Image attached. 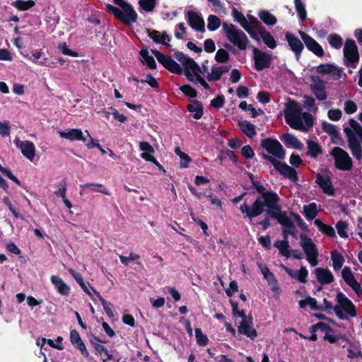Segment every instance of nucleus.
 Segmentation results:
<instances>
[{
    "instance_id": "50",
    "label": "nucleus",
    "mask_w": 362,
    "mask_h": 362,
    "mask_svg": "<svg viewBox=\"0 0 362 362\" xmlns=\"http://www.w3.org/2000/svg\"><path fill=\"white\" fill-rule=\"evenodd\" d=\"M139 148L143 153L141 154V158L145 160L144 155L153 156L155 150L153 147L148 141H141L139 143Z\"/></svg>"
},
{
    "instance_id": "27",
    "label": "nucleus",
    "mask_w": 362,
    "mask_h": 362,
    "mask_svg": "<svg viewBox=\"0 0 362 362\" xmlns=\"http://www.w3.org/2000/svg\"><path fill=\"white\" fill-rule=\"evenodd\" d=\"M318 282L322 284H329L334 280L332 273L328 269L318 267L314 271Z\"/></svg>"
},
{
    "instance_id": "16",
    "label": "nucleus",
    "mask_w": 362,
    "mask_h": 362,
    "mask_svg": "<svg viewBox=\"0 0 362 362\" xmlns=\"http://www.w3.org/2000/svg\"><path fill=\"white\" fill-rule=\"evenodd\" d=\"M312 83L310 84V90L319 100H325L327 94L325 90V83L317 76H313L310 78Z\"/></svg>"
},
{
    "instance_id": "55",
    "label": "nucleus",
    "mask_w": 362,
    "mask_h": 362,
    "mask_svg": "<svg viewBox=\"0 0 362 362\" xmlns=\"http://www.w3.org/2000/svg\"><path fill=\"white\" fill-rule=\"evenodd\" d=\"M202 72L201 67L199 66V70L197 71L195 69L192 72L194 76V80L191 81L193 83H199L204 89L209 90L210 88L209 85L206 83V81L200 75Z\"/></svg>"
},
{
    "instance_id": "3",
    "label": "nucleus",
    "mask_w": 362,
    "mask_h": 362,
    "mask_svg": "<svg viewBox=\"0 0 362 362\" xmlns=\"http://www.w3.org/2000/svg\"><path fill=\"white\" fill-rule=\"evenodd\" d=\"M337 304L333 307L332 303L327 298H324V311H327L328 313L331 314L332 312L329 310H333L336 315L340 320H346L347 316L342 312L341 309H343L346 314L351 317H354L356 316L357 313L356 306L342 292H339L337 294Z\"/></svg>"
},
{
    "instance_id": "54",
    "label": "nucleus",
    "mask_w": 362,
    "mask_h": 362,
    "mask_svg": "<svg viewBox=\"0 0 362 362\" xmlns=\"http://www.w3.org/2000/svg\"><path fill=\"white\" fill-rule=\"evenodd\" d=\"M175 153L180 158V166L182 168L188 167L189 163L192 161V158L185 153L182 152L180 148L177 147Z\"/></svg>"
},
{
    "instance_id": "39",
    "label": "nucleus",
    "mask_w": 362,
    "mask_h": 362,
    "mask_svg": "<svg viewBox=\"0 0 362 362\" xmlns=\"http://www.w3.org/2000/svg\"><path fill=\"white\" fill-rule=\"evenodd\" d=\"M308 152L307 155L310 156L312 158H316L318 155L322 153V148L321 146L313 140H308Z\"/></svg>"
},
{
    "instance_id": "45",
    "label": "nucleus",
    "mask_w": 362,
    "mask_h": 362,
    "mask_svg": "<svg viewBox=\"0 0 362 362\" xmlns=\"http://www.w3.org/2000/svg\"><path fill=\"white\" fill-rule=\"evenodd\" d=\"M281 226H284V230H287L290 235L296 236V227L293 221L286 215L280 221H279Z\"/></svg>"
},
{
    "instance_id": "26",
    "label": "nucleus",
    "mask_w": 362,
    "mask_h": 362,
    "mask_svg": "<svg viewBox=\"0 0 362 362\" xmlns=\"http://www.w3.org/2000/svg\"><path fill=\"white\" fill-rule=\"evenodd\" d=\"M17 146L21 149L22 154L30 161H33L35 156V147L30 141H20L16 140Z\"/></svg>"
},
{
    "instance_id": "64",
    "label": "nucleus",
    "mask_w": 362,
    "mask_h": 362,
    "mask_svg": "<svg viewBox=\"0 0 362 362\" xmlns=\"http://www.w3.org/2000/svg\"><path fill=\"white\" fill-rule=\"evenodd\" d=\"M225 103V97L223 95H218L215 98L211 100V105L216 109H220L223 107Z\"/></svg>"
},
{
    "instance_id": "5",
    "label": "nucleus",
    "mask_w": 362,
    "mask_h": 362,
    "mask_svg": "<svg viewBox=\"0 0 362 362\" xmlns=\"http://www.w3.org/2000/svg\"><path fill=\"white\" fill-rule=\"evenodd\" d=\"M302 108L299 103L290 100L285 110V120L292 128L296 130L306 131L301 118Z\"/></svg>"
},
{
    "instance_id": "40",
    "label": "nucleus",
    "mask_w": 362,
    "mask_h": 362,
    "mask_svg": "<svg viewBox=\"0 0 362 362\" xmlns=\"http://www.w3.org/2000/svg\"><path fill=\"white\" fill-rule=\"evenodd\" d=\"M81 188H90L91 192H100L105 195H110L111 193L103 184L89 182L81 185Z\"/></svg>"
},
{
    "instance_id": "18",
    "label": "nucleus",
    "mask_w": 362,
    "mask_h": 362,
    "mask_svg": "<svg viewBox=\"0 0 362 362\" xmlns=\"http://www.w3.org/2000/svg\"><path fill=\"white\" fill-rule=\"evenodd\" d=\"M315 69L317 74L329 75L334 81L340 79L342 76V69L332 64H321Z\"/></svg>"
},
{
    "instance_id": "56",
    "label": "nucleus",
    "mask_w": 362,
    "mask_h": 362,
    "mask_svg": "<svg viewBox=\"0 0 362 362\" xmlns=\"http://www.w3.org/2000/svg\"><path fill=\"white\" fill-rule=\"evenodd\" d=\"M229 53L223 48L218 49L215 55V60L218 63H226L229 60Z\"/></svg>"
},
{
    "instance_id": "32",
    "label": "nucleus",
    "mask_w": 362,
    "mask_h": 362,
    "mask_svg": "<svg viewBox=\"0 0 362 362\" xmlns=\"http://www.w3.org/2000/svg\"><path fill=\"white\" fill-rule=\"evenodd\" d=\"M59 189L54 192V194L57 197H60L62 199V201L64 205L68 208L71 209L72 207L71 202L66 198V190H67V183L65 179L62 180L58 183Z\"/></svg>"
},
{
    "instance_id": "52",
    "label": "nucleus",
    "mask_w": 362,
    "mask_h": 362,
    "mask_svg": "<svg viewBox=\"0 0 362 362\" xmlns=\"http://www.w3.org/2000/svg\"><path fill=\"white\" fill-rule=\"evenodd\" d=\"M221 19L215 15H210L208 17L207 28L210 31L216 30L221 25Z\"/></svg>"
},
{
    "instance_id": "36",
    "label": "nucleus",
    "mask_w": 362,
    "mask_h": 362,
    "mask_svg": "<svg viewBox=\"0 0 362 362\" xmlns=\"http://www.w3.org/2000/svg\"><path fill=\"white\" fill-rule=\"evenodd\" d=\"M314 223L322 233L330 238L336 237L335 230L332 226L324 223L320 219L318 218L314 221Z\"/></svg>"
},
{
    "instance_id": "38",
    "label": "nucleus",
    "mask_w": 362,
    "mask_h": 362,
    "mask_svg": "<svg viewBox=\"0 0 362 362\" xmlns=\"http://www.w3.org/2000/svg\"><path fill=\"white\" fill-rule=\"evenodd\" d=\"M91 290L93 291L94 294L98 297L100 303L103 306V309L107 316L110 318L114 317L113 313V305L110 303L107 302L100 294L98 291L94 289V288L90 287Z\"/></svg>"
},
{
    "instance_id": "30",
    "label": "nucleus",
    "mask_w": 362,
    "mask_h": 362,
    "mask_svg": "<svg viewBox=\"0 0 362 362\" xmlns=\"http://www.w3.org/2000/svg\"><path fill=\"white\" fill-rule=\"evenodd\" d=\"M300 238V246L302 247L306 256H310L318 252L316 245L313 242L312 239L308 237L305 234H301Z\"/></svg>"
},
{
    "instance_id": "10",
    "label": "nucleus",
    "mask_w": 362,
    "mask_h": 362,
    "mask_svg": "<svg viewBox=\"0 0 362 362\" xmlns=\"http://www.w3.org/2000/svg\"><path fill=\"white\" fill-rule=\"evenodd\" d=\"M260 145L268 153L279 160L286 157V151L281 144L275 138H265L260 141Z\"/></svg>"
},
{
    "instance_id": "20",
    "label": "nucleus",
    "mask_w": 362,
    "mask_h": 362,
    "mask_svg": "<svg viewBox=\"0 0 362 362\" xmlns=\"http://www.w3.org/2000/svg\"><path fill=\"white\" fill-rule=\"evenodd\" d=\"M90 341L91 345L93 346L96 354H100L102 356L103 362L113 359V355L110 354L105 346L99 344L106 343V341H103L98 336L93 334L92 338L90 339Z\"/></svg>"
},
{
    "instance_id": "8",
    "label": "nucleus",
    "mask_w": 362,
    "mask_h": 362,
    "mask_svg": "<svg viewBox=\"0 0 362 362\" xmlns=\"http://www.w3.org/2000/svg\"><path fill=\"white\" fill-rule=\"evenodd\" d=\"M344 65L348 67L356 68L359 62L360 55L358 47L353 39L348 38L344 47Z\"/></svg>"
},
{
    "instance_id": "22",
    "label": "nucleus",
    "mask_w": 362,
    "mask_h": 362,
    "mask_svg": "<svg viewBox=\"0 0 362 362\" xmlns=\"http://www.w3.org/2000/svg\"><path fill=\"white\" fill-rule=\"evenodd\" d=\"M315 182L325 194L330 196L334 195V188L329 176H322L320 173H317Z\"/></svg>"
},
{
    "instance_id": "46",
    "label": "nucleus",
    "mask_w": 362,
    "mask_h": 362,
    "mask_svg": "<svg viewBox=\"0 0 362 362\" xmlns=\"http://www.w3.org/2000/svg\"><path fill=\"white\" fill-rule=\"evenodd\" d=\"M11 5L19 11H25L33 8L35 5V2L33 0H16L14 1Z\"/></svg>"
},
{
    "instance_id": "2",
    "label": "nucleus",
    "mask_w": 362,
    "mask_h": 362,
    "mask_svg": "<svg viewBox=\"0 0 362 362\" xmlns=\"http://www.w3.org/2000/svg\"><path fill=\"white\" fill-rule=\"evenodd\" d=\"M112 1L119 6L122 10L111 4H106L105 8L107 12L112 14L126 25H130L136 22L138 15L132 4L124 0H112Z\"/></svg>"
},
{
    "instance_id": "33",
    "label": "nucleus",
    "mask_w": 362,
    "mask_h": 362,
    "mask_svg": "<svg viewBox=\"0 0 362 362\" xmlns=\"http://www.w3.org/2000/svg\"><path fill=\"white\" fill-rule=\"evenodd\" d=\"M281 139L288 147L291 146L297 150H302L303 148V144L301 141L291 134L286 133L283 134Z\"/></svg>"
},
{
    "instance_id": "6",
    "label": "nucleus",
    "mask_w": 362,
    "mask_h": 362,
    "mask_svg": "<svg viewBox=\"0 0 362 362\" xmlns=\"http://www.w3.org/2000/svg\"><path fill=\"white\" fill-rule=\"evenodd\" d=\"M223 28L226 32L228 40L240 49H245L248 39L244 32L238 30L233 24L223 23Z\"/></svg>"
},
{
    "instance_id": "42",
    "label": "nucleus",
    "mask_w": 362,
    "mask_h": 362,
    "mask_svg": "<svg viewBox=\"0 0 362 362\" xmlns=\"http://www.w3.org/2000/svg\"><path fill=\"white\" fill-rule=\"evenodd\" d=\"M274 247H276L279 253L286 257H289L291 256V251L289 250V243L288 240H276L274 244Z\"/></svg>"
},
{
    "instance_id": "24",
    "label": "nucleus",
    "mask_w": 362,
    "mask_h": 362,
    "mask_svg": "<svg viewBox=\"0 0 362 362\" xmlns=\"http://www.w3.org/2000/svg\"><path fill=\"white\" fill-rule=\"evenodd\" d=\"M253 319L250 317L248 320H242L238 326V332L244 334L251 339H254L257 336V332L252 327Z\"/></svg>"
},
{
    "instance_id": "44",
    "label": "nucleus",
    "mask_w": 362,
    "mask_h": 362,
    "mask_svg": "<svg viewBox=\"0 0 362 362\" xmlns=\"http://www.w3.org/2000/svg\"><path fill=\"white\" fill-rule=\"evenodd\" d=\"M331 259L334 271H339L343 266L344 258L341 254L334 250L331 252Z\"/></svg>"
},
{
    "instance_id": "51",
    "label": "nucleus",
    "mask_w": 362,
    "mask_h": 362,
    "mask_svg": "<svg viewBox=\"0 0 362 362\" xmlns=\"http://www.w3.org/2000/svg\"><path fill=\"white\" fill-rule=\"evenodd\" d=\"M261 37L264 43L270 49H274L276 47V42L272 35V34L269 32H262L260 33Z\"/></svg>"
},
{
    "instance_id": "1",
    "label": "nucleus",
    "mask_w": 362,
    "mask_h": 362,
    "mask_svg": "<svg viewBox=\"0 0 362 362\" xmlns=\"http://www.w3.org/2000/svg\"><path fill=\"white\" fill-rule=\"evenodd\" d=\"M280 201V197L276 192L269 190L262 196H257L251 206L245 201L240 204L239 209L243 218L250 221L265 211L267 216H272V218H274L279 222L287 215L286 211L281 210Z\"/></svg>"
},
{
    "instance_id": "19",
    "label": "nucleus",
    "mask_w": 362,
    "mask_h": 362,
    "mask_svg": "<svg viewBox=\"0 0 362 362\" xmlns=\"http://www.w3.org/2000/svg\"><path fill=\"white\" fill-rule=\"evenodd\" d=\"M341 276L346 284L349 285L358 296L362 294L361 285L356 281L349 267H344L341 271Z\"/></svg>"
},
{
    "instance_id": "60",
    "label": "nucleus",
    "mask_w": 362,
    "mask_h": 362,
    "mask_svg": "<svg viewBox=\"0 0 362 362\" xmlns=\"http://www.w3.org/2000/svg\"><path fill=\"white\" fill-rule=\"evenodd\" d=\"M195 337L197 339V343L199 346H204L209 342L207 336L202 333V331L200 328H195Z\"/></svg>"
},
{
    "instance_id": "14",
    "label": "nucleus",
    "mask_w": 362,
    "mask_h": 362,
    "mask_svg": "<svg viewBox=\"0 0 362 362\" xmlns=\"http://www.w3.org/2000/svg\"><path fill=\"white\" fill-rule=\"evenodd\" d=\"M252 51L255 69L257 71H260L270 67L272 64V57L270 54L259 50L257 47H254Z\"/></svg>"
},
{
    "instance_id": "37",
    "label": "nucleus",
    "mask_w": 362,
    "mask_h": 362,
    "mask_svg": "<svg viewBox=\"0 0 362 362\" xmlns=\"http://www.w3.org/2000/svg\"><path fill=\"white\" fill-rule=\"evenodd\" d=\"M322 129L331 136L332 143L337 144L334 139H340V134L335 125L325 122L322 123Z\"/></svg>"
},
{
    "instance_id": "62",
    "label": "nucleus",
    "mask_w": 362,
    "mask_h": 362,
    "mask_svg": "<svg viewBox=\"0 0 362 362\" xmlns=\"http://www.w3.org/2000/svg\"><path fill=\"white\" fill-rule=\"evenodd\" d=\"M348 228V224L344 221H339L336 224V228L337 230V233L342 238H348V233L346 232V230Z\"/></svg>"
},
{
    "instance_id": "21",
    "label": "nucleus",
    "mask_w": 362,
    "mask_h": 362,
    "mask_svg": "<svg viewBox=\"0 0 362 362\" xmlns=\"http://www.w3.org/2000/svg\"><path fill=\"white\" fill-rule=\"evenodd\" d=\"M259 269L264 278L267 281L268 285L271 287L272 291L277 294L281 293V288L279 286L278 280L274 274L270 272L266 265H259Z\"/></svg>"
},
{
    "instance_id": "58",
    "label": "nucleus",
    "mask_w": 362,
    "mask_h": 362,
    "mask_svg": "<svg viewBox=\"0 0 362 362\" xmlns=\"http://www.w3.org/2000/svg\"><path fill=\"white\" fill-rule=\"evenodd\" d=\"M180 90L185 96H187L189 98H194L197 96V91L190 85H183L180 87Z\"/></svg>"
},
{
    "instance_id": "13",
    "label": "nucleus",
    "mask_w": 362,
    "mask_h": 362,
    "mask_svg": "<svg viewBox=\"0 0 362 362\" xmlns=\"http://www.w3.org/2000/svg\"><path fill=\"white\" fill-rule=\"evenodd\" d=\"M151 52L156 57L158 62L170 72L178 75L182 74L181 66L170 56L163 54L157 49H151Z\"/></svg>"
},
{
    "instance_id": "34",
    "label": "nucleus",
    "mask_w": 362,
    "mask_h": 362,
    "mask_svg": "<svg viewBox=\"0 0 362 362\" xmlns=\"http://www.w3.org/2000/svg\"><path fill=\"white\" fill-rule=\"evenodd\" d=\"M187 109L190 112H194L193 117L196 119H199L203 116V105L199 100H193L192 103L187 105Z\"/></svg>"
},
{
    "instance_id": "28",
    "label": "nucleus",
    "mask_w": 362,
    "mask_h": 362,
    "mask_svg": "<svg viewBox=\"0 0 362 362\" xmlns=\"http://www.w3.org/2000/svg\"><path fill=\"white\" fill-rule=\"evenodd\" d=\"M281 267L291 278L298 280L300 283L305 284L307 282V276L308 272L305 267H301L299 270H293L288 267L281 264Z\"/></svg>"
},
{
    "instance_id": "43",
    "label": "nucleus",
    "mask_w": 362,
    "mask_h": 362,
    "mask_svg": "<svg viewBox=\"0 0 362 362\" xmlns=\"http://www.w3.org/2000/svg\"><path fill=\"white\" fill-rule=\"evenodd\" d=\"M258 16L260 20L267 25H274L276 23V18L268 11L262 10L259 12Z\"/></svg>"
},
{
    "instance_id": "7",
    "label": "nucleus",
    "mask_w": 362,
    "mask_h": 362,
    "mask_svg": "<svg viewBox=\"0 0 362 362\" xmlns=\"http://www.w3.org/2000/svg\"><path fill=\"white\" fill-rule=\"evenodd\" d=\"M334 160V167L339 170L349 171L352 169L353 161L349 153L343 148L336 146L330 152Z\"/></svg>"
},
{
    "instance_id": "17",
    "label": "nucleus",
    "mask_w": 362,
    "mask_h": 362,
    "mask_svg": "<svg viewBox=\"0 0 362 362\" xmlns=\"http://www.w3.org/2000/svg\"><path fill=\"white\" fill-rule=\"evenodd\" d=\"M285 39L288 42V45L294 53L297 60H298L304 49V44L301 40L296 37L294 34L286 31L285 33Z\"/></svg>"
},
{
    "instance_id": "49",
    "label": "nucleus",
    "mask_w": 362,
    "mask_h": 362,
    "mask_svg": "<svg viewBox=\"0 0 362 362\" xmlns=\"http://www.w3.org/2000/svg\"><path fill=\"white\" fill-rule=\"evenodd\" d=\"M230 303L232 307V312H233V316H235V317L238 316L242 318V320H248V318H250V317H252L251 315H246L244 310H238V303L237 301L230 299Z\"/></svg>"
},
{
    "instance_id": "15",
    "label": "nucleus",
    "mask_w": 362,
    "mask_h": 362,
    "mask_svg": "<svg viewBox=\"0 0 362 362\" xmlns=\"http://www.w3.org/2000/svg\"><path fill=\"white\" fill-rule=\"evenodd\" d=\"M298 33L303 43L309 51L319 57L324 56L325 52L323 48L313 37L304 31L300 30Z\"/></svg>"
},
{
    "instance_id": "35",
    "label": "nucleus",
    "mask_w": 362,
    "mask_h": 362,
    "mask_svg": "<svg viewBox=\"0 0 362 362\" xmlns=\"http://www.w3.org/2000/svg\"><path fill=\"white\" fill-rule=\"evenodd\" d=\"M238 126L242 132L250 139L253 138L257 134L255 126L247 120L240 121Z\"/></svg>"
},
{
    "instance_id": "48",
    "label": "nucleus",
    "mask_w": 362,
    "mask_h": 362,
    "mask_svg": "<svg viewBox=\"0 0 362 362\" xmlns=\"http://www.w3.org/2000/svg\"><path fill=\"white\" fill-rule=\"evenodd\" d=\"M232 15L234 20L238 22L245 30H247V27L249 28L250 24L248 21L240 11H238L235 8H233L232 9Z\"/></svg>"
},
{
    "instance_id": "31",
    "label": "nucleus",
    "mask_w": 362,
    "mask_h": 362,
    "mask_svg": "<svg viewBox=\"0 0 362 362\" xmlns=\"http://www.w3.org/2000/svg\"><path fill=\"white\" fill-rule=\"evenodd\" d=\"M59 134L62 138L69 139L70 141H86V137L83 136V132L80 129H70L67 131H60Z\"/></svg>"
},
{
    "instance_id": "23",
    "label": "nucleus",
    "mask_w": 362,
    "mask_h": 362,
    "mask_svg": "<svg viewBox=\"0 0 362 362\" xmlns=\"http://www.w3.org/2000/svg\"><path fill=\"white\" fill-rule=\"evenodd\" d=\"M187 23L192 28L199 32L205 31V24L204 19L193 11H189L187 13Z\"/></svg>"
},
{
    "instance_id": "9",
    "label": "nucleus",
    "mask_w": 362,
    "mask_h": 362,
    "mask_svg": "<svg viewBox=\"0 0 362 362\" xmlns=\"http://www.w3.org/2000/svg\"><path fill=\"white\" fill-rule=\"evenodd\" d=\"M262 157L264 160L269 161L274 168L285 177L293 182H296L298 180V173L293 168L290 167L286 163L281 162L269 155L262 153Z\"/></svg>"
},
{
    "instance_id": "53",
    "label": "nucleus",
    "mask_w": 362,
    "mask_h": 362,
    "mask_svg": "<svg viewBox=\"0 0 362 362\" xmlns=\"http://www.w3.org/2000/svg\"><path fill=\"white\" fill-rule=\"evenodd\" d=\"M328 41L331 47L334 49H340L343 45V40L338 34H332L328 37Z\"/></svg>"
},
{
    "instance_id": "57",
    "label": "nucleus",
    "mask_w": 362,
    "mask_h": 362,
    "mask_svg": "<svg viewBox=\"0 0 362 362\" xmlns=\"http://www.w3.org/2000/svg\"><path fill=\"white\" fill-rule=\"evenodd\" d=\"M248 177L252 184V187L256 189V191L258 192V196H262L265 192L269 191L265 188V187L260 184L258 181H256L254 180V175L251 173H248Z\"/></svg>"
},
{
    "instance_id": "61",
    "label": "nucleus",
    "mask_w": 362,
    "mask_h": 362,
    "mask_svg": "<svg viewBox=\"0 0 362 362\" xmlns=\"http://www.w3.org/2000/svg\"><path fill=\"white\" fill-rule=\"evenodd\" d=\"M220 69L218 66H212L211 73H209L206 76L209 81H216L221 79L223 74Z\"/></svg>"
},
{
    "instance_id": "12",
    "label": "nucleus",
    "mask_w": 362,
    "mask_h": 362,
    "mask_svg": "<svg viewBox=\"0 0 362 362\" xmlns=\"http://www.w3.org/2000/svg\"><path fill=\"white\" fill-rule=\"evenodd\" d=\"M318 329H320L322 332H326L323 339L325 341H327L330 344H335L338 342L339 339H343L349 343L350 344H351V341L347 339V337L344 334H339L338 335H334L327 333H334L335 330L329 325L325 322H319L312 325V331L317 332Z\"/></svg>"
},
{
    "instance_id": "25",
    "label": "nucleus",
    "mask_w": 362,
    "mask_h": 362,
    "mask_svg": "<svg viewBox=\"0 0 362 362\" xmlns=\"http://www.w3.org/2000/svg\"><path fill=\"white\" fill-rule=\"evenodd\" d=\"M146 33L148 34V36L153 40V42L158 44H162L165 45V47H170V45L168 43V42L170 41L171 38L168 35L166 31H163L162 33H160L159 31L156 30H151L149 28L146 29Z\"/></svg>"
},
{
    "instance_id": "63",
    "label": "nucleus",
    "mask_w": 362,
    "mask_h": 362,
    "mask_svg": "<svg viewBox=\"0 0 362 362\" xmlns=\"http://www.w3.org/2000/svg\"><path fill=\"white\" fill-rule=\"evenodd\" d=\"M303 98L305 107L312 112L317 110V107L316 106L315 100L312 96L305 95Z\"/></svg>"
},
{
    "instance_id": "29",
    "label": "nucleus",
    "mask_w": 362,
    "mask_h": 362,
    "mask_svg": "<svg viewBox=\"0 0 362 362\" xmlns=\"http://www.w3.org/2000/svg\"><path fill=\"white\" fill-rule=\"evenodd\" d=\"M50 281L57 291L62 296H68L71 292V288L59 276L52 275Z\"/></svg>"
},
{
    "instance_id": "47",
    "label": "nucleus",
    "mask_w": 362,
    "mask_h": 362,
    "mask_svg": "<svg viewBox=\"0 0 362 362\" xmlns=\"http://www.w3.org/2000/svg\"><path fill=\"white\" fill-rule=\"evenodd\" d=\"M294 5L296 12L300 21H304L307 18V12L305 5L302 0H294Z\"/></svg>"
},
{
    "instance_id": "11",
    "label": "nucleus",
    "mask_w": 362,
    "mask_h": 362,
    "mask_svg": "<svg viewBox=\"0 0 362 362\" xmlns=\"http://www.w3.org/2000/svg\"><path fill=\"white\" fill-rule=\"evenodd\" d=\"M175 57L184 66V74L189 81L194 80V76L192 72L195 69L199 70V65L192 58L186 56L183 52L177 51L174 53Z\"/></svg>"
},
{
    "instance_id": "41",
    "label": "nucleus",
    "mask_w": 362,
    "mask_h": 362,
    "mask_svg": "<svg viewBox=\"0 0 362 362\" xmlns=\"http://www.w3.org/2000/svg\"><path fill=\"white\" fill-rule=\"evenodd\" d=\"M318 213L317 204L312 202L308 205H305L303 207V214L308 220L314 219Z\"/></svg>"
},
{
    "instance_id": "4",
    "label": "nucleus",
    "mask_w": 362,
    "mask_h": 362,
    "mask_svg": "<svg viewBox=\"0 0 362 362\" xmlns=\"http://www.w3.org/2000/svg\"><path fill=\"white\" fill-rule=\"evenodd\" d=\"M349 127L344 128V133L348 139L349 147L352 155L357 159L362 158V147L360 141L362 142V127L354 119H349Z\"/></svg>"
},
{
    "instance_id": "59",
    "label": "nucleus",
    "mask_w": 362,
    "mask_h": 362,
    "mask_svg": "<svg viewBox=\"0 0 362 362\" xmlns=\"http://www.w3.org/2000/svg\"><path fill=\"white\" fill-rule=\"evenodd\" d=\"M139 6L146 12H151L156 7V0H140Z\"/></svg>"
}]
</instances>
